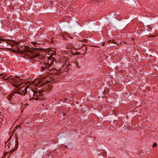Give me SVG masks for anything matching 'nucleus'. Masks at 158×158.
Here are the masks:
<instances>
[{
	"instance_id": "obj_22",
	"label": "nucleus",
	"mask_w": 158,
	"mask_h": 158,
	"mask_svg": "<svg viewBox=\"0 0 158 158\" xmlns=\"http://www.w3.org/2000/svg\"><path fill=\"white\" fill-rule=\"evenodd\" d=\"M110 41H111V40H109V41H108V42H110Z\"/></svg>"
},
{
	"instance_id": "obj_6",
	"label": "nucleus",
	"mask_w": 158,
	"mask_h": 158,
	"mask_svg": "<svg viewBox=\"0 0 158 158\" xmlns=\"http://www.w3.org/2000/svg\"><path fill=\"white\" fill-rule=\"evenodd\" d=\"M10 42V41L8 39H2L0 38V42H1V44H0V46H3V45H6V44L8 45V44H10L9 42Z\"/></svg>"
},
{
	"instance_id": "obj_5",
	"label": "nucleus",
	"mask_w": 158,
	"mask_h": 158,
	"mask_svg": "<svg viewBox=\"0 0 158 158\" xmlns=\"http://www.w3.org/2000/svg\"><path fill=\"white\" fill-rule=\"evenodd\" d=\"M22 80L18 76L15 77H12L11 79V81L14 83V85L16 87L17 86L21 85Z\"/></svg>"
},
{
	"instance_id": "obj_2",
	"label": "nucleus",
	"mask_w": 158,
	"mask_h": 158,
	"mask_svg": "<svg viewBox=\"0 0 158 158\" xmlns=\"http://www.w3.org/2000/svg\"><path fill=\"white\" fill-rule=\"evenodd\" d=\"M51 89V86L46 85L42 89L38 91V92L37 93L35 90L33 91L34 94H33L34 97L31 98H30V100L34 99L36 100H39L40 99L39 96L42 95H44L49 91Z\"/></svg>"
},
{
	"instance_id": "obj_9",
	"label": "nucleus",
	"mask_w": 158,
	"mask_h": 158,
	"mask_svg": "<svg viewBox=\"0 0 158 158\" xmlns=\"http://www.w3.org/2000/svg\"><path fill=\"white\" fill-rule=\"evenodd\" d=\"M14 92H11V93L8 94L6 97V98L10 102H11L12 98L14 95Z\"/></svg>"
},
{
	"instance_id": "obj_18",
	"label": "nucleus",
	"mask_w": 158,
	"mask_h": 158,
	"mask_svg": "<svg viewBox=\"0 0 158 158\" xmlns=\"http://www.w3.org/2000/svg\"><path fill=\"white\" fill-rule=\"evenodd\" d=\"M16 127L17 129H18L19 128H20V127L19 125L17 126Z\"/></svg>"
},
{
	"instance_id": "obj_10",
	"label": "nucleus",
	"mask_w": 158,
	"mask_h": 158,
	"mask_svg": "<svg viewBox=\"0 0 158 158\" xmlns=\"http://www.w3.org/2000/svg\"><path fill=\"white\" fill-rule=\"evenodd\" d=\"M46 62L48 65H49V66L50 68V67L53 63V60L51 59V58L49 57L48 58V62Z\"/></svg>"
},
{
	"instance_id": "obj_24",
	"label": "nucleus",
	"mask_w": 158,
	"mask_h": 158,
	"mask_svg": "<svg viewBox=\"0 0 158 158\" xmlns=\"http://www.w3.org/2000/svg\"><path fill=\"white\" fill-rule=\"evenodd\" d=\"M10 146H11V144H10Z\"/></svg>"
},
{
	"instance_id": "obj_19",
	"label": "nucleus",
	"mask_w": 158,
	"mask_h": 158,
	"mask_svg": "<svg viewBox=\"0 0 158 158\" xmlns=\"http://www.w3.org/2000/svg\"><path fill=\"white\" fill-rule=\"evenodd\" d=\"M105 42H103V43H102V46H104V45H105Z\"/></svg>"
},
{
	"instance_id": "obj_23",
	"label": "nucleus",
	"mask_w": 158,
	"mask_h": 158,
	"mask_svg": "<svg viewBox=\"0 0 158 158\" xmlns=\"http://www.w3.org/2000/svg\"><path fill=\"white\" fill-rule=\"evenodd\" d=\"M7 143V142H5V143L6 144V143Z\"/></svg>"
},
{
	"instance_id": "obj_21",
	"label": "nucleus",
	"mask_w": 158,
	"mask_h": 158,
	"mask_svg": "<svg viewBox=\"0 0 158 158\" xmlns=\"http://www.w3.org/2000/svg\"><path fill=\"white\" fill-rule=\"evenodd\" d=\"M49 82V81H47V82Z\"/></svg>"
},
{
	"instance_id": "obj_11",
	"label": "nucleus",
	"mask_w": 158,
	"mask_h": 158,
	"mask_svg": "<svg viewBox=\"0 0 158 158\" xmlns=\"http://www.w3.org/2000/svg\"><path fill=\"white\" fill-rule=\"evenodd\" d=\"M7 77L5 76H4L3 77V79L4 80H8L10 82L11 81V79L12 78V77Z\"/></svg>"
},
{
	"instance_id": "obj_13",
	"label": "nucleus",
	"mask_w": 158,
	"mask_h": 158,
	"mask_svg": "<svg viewBox=\"0 0 158 158\" xmlns=\"http://www.w3.org/2000/svg\"><path fill=\"white\" fill-rule=\"evenodd\" d=\"M82 49L84 50L87 51V47L85 46V45H83L82 46Z\"/></svg>"
},
{
	"instance_id": "obj_25",
	"label": "nucleus",
	"mask_w": 158,
	"mask_h": 158,
	"mask_svg": "<svg viewBox=\"0 0 158 158\" xmlns=\"http://www.w3.org/2000/svg\"><path fill=\"white\" fill-rule=\"evenodd\" d=\"M34 49H35V50H37V49H35V48H34Z\"/></svg>"
},
{
	"instance_id": "obj_3",
	"label": "nucleus",
	"mask_w": 158,
	"mask_h": 158,
	"mask_svg": "<svg viewBox=\"0 0 158 158\" xmlns=\"http://www.w3.org/2000/svg\"><path fill=\"white\" fill-rule=\"evenodd\" d=\"M51 72V77H50L51 83H54V82L58 81L60 80V78L58 77V76L61 74L60 71V70H57L55 68H51L49 70Z\"/></svg>"
},
{
	"instance_id": "obj_4",
	"label": "nucleus",
	"mask_w": 158,
	"mask_h": 158,
	"mask_svg": "<svg viewBox=\"0 0 158 158\" xmlns=\"http://www.w3.org/2000/svg\"><path fill=\"white\" fill-rule=\"evenodd\" d=\"M23 86V85L22 86ZM27 87H22L21 88H19L18 89L15 90V93L19 94L22 95H25L27 92Z\"/></svg>"
},
{
	"instance_id": "obj_8",
	"label": "nucleus",
	"mask_w": 158,
	"mask_h": 158,
	"mask_svg": "<svg viewBox=\"0 0 158 158\" xmlns=\"http://www.w3.org/2000/svg\"><path fill=\"white\" fill-rule=\"evenodd\" d=\"M14 143L15 144V146L13 148L11 149L10 151V152L11 153L13 152L17 149L19 145L18 140L15 139V141L14 142Z\"/></svg>"
},
{
	"instance_id": "obj_12",
	"label": "nucleus",
	"mask_w": 158,
	"mask_h": 158,
	"mask_svg": "<svg viewBox=\"0 0 158 158\" xmlns=\"http://www.w3.org/2000/svg\"><path fill=\"white\" fill-rule=\"evenodd\" d=\"M45 83H43L41 81H38V85L40 87L43 86L44 85Z\"/></svg>"
},
{
	"instance_id": "obj_17",
	"label": "nucleus",
	"mask_w": 158,
	"mask_h": 158,
	"mask_svg": "<svg viewBox=\"0 0 158 158\" xmlns=\"http://www.w3.org/2000/svg\"><path fill=\"white\" fill-rule=\"evenodd\" d=\"M4 74H5L4 73H1V74H0V78H1L2 77Z\"/></svg>"
},
{
	"instance_id": "obj_16",
	"label": "nucleus",
	"mask_w": 158,
	"mask_h": 158,
	"mask_svg": "<svg viewBox=\"0 0 158 158\" xmlns=\"http://www.w3.org/2000/svg\"><path fill=\"white\" fill-rule=\"evenodd\" d=\"M3 120V118L0 117V123L2 122V121Z\"/></svg>"
},
{
	"instance_id": "obj_7",
	"label": "nucleus",
	"mask_w": 158,
	"mask_h": 158,
	"mask_svg": "<svg viewBox=\"0 0 158 158\" xmlns=\"http://www.w3.org/2000/svg\"><path fill=\"white\" fill-rule=\"evenodd\" d=\"M42 66L41 67V70H45V69H47L48 70H50V68L49 67V65H48L46 62H44L42 64Z\"/></svg>"
},
{
	"instance_id": "obj_20",
	"label": "nucleus",
	"mask_w": 158,
	"mask_h": 158,
	"mask_svg": "<svg viewBox=\"0 0 158 158\" xmlns=\"http://www.w3.org/2000/svg\"><path fill=\"white\" fill-rule=\"evenodd\" d=\"M11 137H10V138H9V139H8V140H7V141H10V139H11Z\"/></svg>"
},
{
	"instance_id": "obj_14",
	"label": "nucleus",
	"mask_w": 158,
	"mask_h": 158,
	"mask_svg": "<svg viewBox=\"0 0 158 158\" xmlns=\"http://www.w3.org/2000/svg\"><path fill=\"white\" fill-rule=\"evenodd\" d=\"M157 146V143L155 142H154L153 145H152V147L153 148H155V147H156V146Z\"/></svg>"
},
{
	"instance_id": "obj_15",
	"label": "nucleus",
	"mask_w": 158,
	"mask_h": 158,
	"mask_svg": "<svg viewBox=\"0 0 158 158\" xmlns=\"http://www.w3.org/2000/svg\"><path fill=\"white\" fill-rule=\"evenodd\" d=\"M68 66V65H64V66L65 67H66H66H67V69L65 70V71H67V70H68V69H69V66Z\"/></svg>"
},
{
	"instance_id": "obj_1",
	"label": "nucleus",
	"mask_w": 158,
	"mask_h": 158,
	"mask_svg": "<svg viewBox=\"0 0 158 158\" xmlns=\"http://www.w3.org/2000/svg\"><path fill=\"white\" fill-rule=\"evenodd\" d=\"M22 48V49H20L18 47L17 51H18V52L24 55L26 58L34 60V59L37 57L35 60V61H40V58L37 57L39 56V54H35L34 52H31L29 47L25 45Z\"/></svg>"
}]
</instances>
